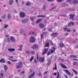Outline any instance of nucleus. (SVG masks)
Masks as SVG:
<instances>
[{"label":"nucleus","mask_w":78,"mask_h":78,"mask_svg":"<svg viewBox=\"0 0 78 78\" xmlns=\"http://www.w3.org/2000/svg\"><path fill=\"white\" fill-rule=\"evenodd\" d=\"M22 66H23L22 62H20V63H18L16 65V68L17 69H19L20 68H21V67H22Z\"/></svg>","instance_id":"obj_1"},{"label":"nucleus","mask_w":78,"mask_h":78,"mask_svg":"<svg viewBox=\"0 0 78 78\" xmlns=\"http://www.w3.org/2000/svg\"><path fill=\"white\" fill-rule=\"evenodd\" d=\"M30 43H34L35 42V38L33 36H31L30 39Z\"/></svg>","instance_id":"obj_2"},{"label":"nucleus","mask_w":78,"mask_h":78,"mask_svg":"<svg viewBox=\"0 0 78 78\" xmlns=\"http://www.w3.org/2000/svg\"><path fill=\"white\" fill-rule=\"evenodd\" d=\"M1 73L0 74V78H5V75L3 74V73H4V71L3 70H1Z\"/></svg>","instance_id":"obj_3"},{"label":"nucleus","mask_w":78,"mask_h":78,"mask_svg":"<svg viewBox=\"0 0 78 78\" xmlns=\"http://www.w3.org/2000/svg\"><path fill=\"white\" fill-rule=\"evenodd\" d=\"M48 51V48H45L44 49V51L42 52V55L43 56L47 53V52Z\"/></svg>","instance_id":"obj_4"},{"label":"nucleus","mask_w":78,"mask_h":78,"mask_svg":"<svg viewBox=\"0 0 78 78\" xmlns=\"http://www.w3.org/2000/svg\"><path fill=\"white\" fill-rule=\"evenodd\" d=\"M20 17H21L22 18H23V17L25 16V13L23 12H20Z\"/></svg>","instance_id":"obj_5"},{"label":"nucleus","mask_w":78,"mask_h":78,"mask_svg":"<svg viewBox=\"0 0 78 78\" xmlns=\"http://www.w3.org/2000/svg\"><path fill=\"white\" fill-rule=\"evenodd\" d=\"M39 60L41 62H44L45 61V58L44 57H42V58L40 57L39 58Z\"/></svg>","instance_id":"obj_6"},{"label":"nucleus","mask_w":78,"mask_h":78,"mask_svg":"<svg viewBox=\"0 0 78 78\" xmlns=\"http://www.w3.org/2000/svg\"><path fill=\"white\" fill-rule=\"evenodd\" d=\"M63 71H64V72H65L66 73L68 76H69L71 75V73H70L69 71V70H68L64 69L63 70Z\"/></svg>","instance_id":"obj_7"},{"label":"nucleus","mask_w":78,"mask_h":78,"mask_svg":"<svg viewBox=\"0 0 78 78\" xmlns=\"http://www.w3.org/2000/svg\"><path fill=\"white\" fill-rule=\"evenodd\" d=\"M58 33H53L51 34V36L54 37H56L57 36H58Z\"/></svg>","instance_id":"obj_8"},{"label":"nucleus","mask_w":78,"mask_h":78,"mask_svg":"<svg viewBox=\"0 0 78 78\" xmlns=\"http://www.w3.org/2000/svg\"><path fill=\"white\" fill-rule=\"evenodd\" d=\"M59 47L60 48L64 47V44L62 42H61L59 44Z\"/></svg>","instance_id":"obj_9"},{"label":"nucleus","mask_w":78,"mask_h":78,"mask_svg":"<svg viewBox=\"0 0 78 78\" xmlns=\"http://www.w3.org/2000/svg\"><path fill=\"white\" fill-rule=\"evenodd\" d=\"M53 49H51V53H53L55 51V50H56V48L54 47H53L52 48Z\"/></svg>","instance_id":"obj_10"},{"label":"nucleus","mask_w":78,"mask_h":78,"mask_svg":"<svg viewBox=\"0 0 78 78\" xmlns=\"http://www.w3.org/2000/svg\"><path fill=\"white\" fill-rule=\"evenodd\" d=\"M74 25H75V23L74 22H70L68 24V27H70L71 25L73 26Z\"/></svg>","instance_id":"obj_11"},{"label":"nucleus","mask_w":78,"mask_h":78,"mask_svg":"<svg viewBox=\"0 0 78 78\" xmlns=\"http://www.w3.org/2000/svg\"><path fill=\"white\" fill-rule=\"evenodd\" d=\"M28 19H24L22 20V22L23 23H27L28 21Z\"/></svg>","instance_id":"obj_12"},{"label":"nucleus","mask_w":78,"mask_h":78,"mask_svg":"<svg viewBox=\"0 0 78 78\" xmlns=\"http://www.w3.org/2000/svg\"><path fill=\"white\" fill-rule=\"evenodd\" d=\"M39 26L40 28H44V24H43L42 23H40L39 24Z\"/></svg>","instance_id":"obj_13"},{"label":"nucleus","mask_w":78,"mask_h":78,"mask_svg":"<svg viewBox=\"0 0 78 78\" xmlns=\"http://www.w3.org/2000/svg\"><path fill=\"white\" fill-rule=\"evenodd\" d=\"M71 58H77V57L76 55H72L69 56Z\"/></svg>","instance_id":"obj_14"},{"label":"nucleus","mask_w":78,"mask_h":78,"mask_svg":"<svg viewBox=\"0 0 78 78\" xmlns=\"http://www.w3.org/2000/svg\"><path fill=\"white\" fill-rule=\"evenodd\" d=\"M34 75H35V72H33L31 75L29 76V78H31L33 77L34 76Z\"/></svg>","instance_id":"obj_15"},{"label":"nucleus","mask_w":78,"mask_h":78,"mask_svg":"<svg viewBox=\"0 0 78 78\" xmlns=\"http://www.w3.org/2000/svg\"><path fill=\"white\" fill-rule=\"evenodd\" d=\"M38 47V46L37 44H34L33 45L32 47V48L34 49H36V48H37V47Z\"/></svg>","instance_id":"obj_16"},{"label":"nucleus","mask_w":78,"mask_h":78,"mask_svg":"<svg viewBox=\"0 0 78 78\" xmlns=\"http://www.w3.org/2000/svg\"><path fill=\"white\" fill-rule=\"evenodd\" d=\"M10 39L11 41L12 42H14L16 41V40H15V39H14V37H11L10 38Z\"/></svg>","instance_id":"obj_17"},{"label":"nucleus","mask_w":78,"mask_h":78,"mask_svg":"<svg viewBox=\"0 0 78 78\" xmlns=\"http://www.w3.org/2000/svg\"><path fill=\"white\" fill-rule=\"evenodd\" d=\"M51 64V59H49L48 62V63L47 64V66H50Z\"/></svg>","instance_id":"obj_18"},{"label":"nucleus","mask_w":78,"mask_h":78,"mask_svg":"<svg viewBox=\"0 0 78 78\" xmlns=\"http://www.w3.org/2000/svg\"><path fill=\"white\" fill-rule=\"evenodd\" d=\"M0 62H2V63H5V59L2 58L0 60Z\"/></svg>","instance_id":"obj_19"},{"label":"nucleus","mask_w":78,"mask_h":78,"mask_svg":"<svg viewBox=\"0 0 78 78\" xmlns=\"http://www.w3.org/2000/svg\"><path fill=\"white\" fill-rule=\"evenodd\" d=\"M13 3V0H10L9 2V5H11Z\"/></svg>","instance_id":"obj_20"},{"label":"nucleus","mask_w":78,"mask_h":78,"mask_svg":"<svg viewBox=\"0 0 78 78\" xmlns=\"http://www.w3.org/2000/svg\"><path fill=\"white\" fill-rule=\"evenodd\" d=\"M72 70L73 72L75 73V75H77L78 74V73L77 71H76V70H75L74 69H73Z\"/></svg>","instance_id":"obj_21"},{"label":"nucleus","mask_w":78,"mask_h":78,"mask_svg":"<svg viewBox=\"0 0 78 78\" xmlns=\"http://www.w3.org/2000/svg\"><path fill=\"white\" fill-rule=\"evenodd\" d=\"M11 41L10 40V39L9 37H8L6 40V42H10Z\"/></svg>","instance_id":"obj_22"},{"label":"nucleus","mask_w":78,"mask_h":78,"mask_svg":"<svg viewBox=\"0 0 78 78\" xmlns=\"http://www.w3.org/2000/svg\"><path fill=\"white\" fill-rule=\"evenodd\" d=\"M70 19H73V17H74V15L73 14H71L70 15Z\"/></svg>","instance_id":"obj_23"},{"label":"nucleus","mask_w":78,"mask_h":78,"mask_svg":"<svg viewBox=\"0 0 78 78\" xmlns=\"http://www.w3.org/2000/svg\"><path fill=\"white\" fill-rule=\"evenodd\" d=\"M49 42H50V45H52L53 46H54V44L53 43V42H52V41L51 40H49Z\"/></svg>","instance_id":"obj_24"},{"label":"nucleus","mask_w":78,"mask_h":78,"mask_svg":"<svg viewBox=\"0 0 78 78\" xmlns=\"http://www.w3.org/2000/svg\"><path fill=\"white\" fill-rule=\"evenodd\" d=\"M61 66L62 67V68H63V69H67V66H66L64 65H62V64H61Z\"/></svg>","instance_id":"obj_25"},{"label":"nucleus","mask_w":78,"mask_h":78,"mask_svg":"<svg viewBox=\"0 0 78 78\" xmlns=\"http://www.w3.org/2000/svg\"><path fill=\"white\" fill-rule=\"evenodd\" d=\"M49 42H47V43H46L45 46L44 47H49Z\"/></svg>","instance_id":"obj_26"},{"label":"nucleus","mask_w":78,"mask_h":78,"mask_svg":"<svg viewBox=\"0 0 78 78\" xmlns=\"http://www.w3.org/2000/svg\"><path fill=\"white\" fill-rule=\"evenodd\" d=\"M8 51H15V49H14L11 48V49H10L9 48L8 49Z\"/></svg>","instance_id":"obj_27"},{"label":"nucleus","mask_w":78,"mask_h":78,"mask_svg":"<svg viewBox=\"0 0 78 78\" xmlns=\"http://www.w3.org/2000/svg\"><path fill=\"white\" fill-rule=\"evenodd\" d=\"M42 20V19H39L38 20H37V23H39V22H41Z\"/></svg>","instance_id":"obj_28"},{"label":"nucleus","mask_w":78,"mask_h":78,"mask_svg":"<svg viewBox=\"0 0 78 78\" xmlns=\"http://www.w3.org/2000/svg\"><path fill=\"white\" fill-rule=\"evenodd\" d=\"M66 2L69 3H72V2H73H73L72 0H67Z\"/></svg>","instance_id":"obj_29"},{"label":"nucleus","mask_w":78,"mask_h":78,"mask_svg":"<svg viewBox=\"0 0 78 78\" xmlns=\"http://www.w3.org/2000/svg\"><path fill=\"white\" fill-rule=\"evenodd\" d=\"M26 5L27 6H30V5H31V2H27Z\"/></svg>","instance_id":"obj_30"},{"label":"nucleus","mask_w":78,"mask_h":78,"mask_svg":"<svg viewBox=\"0 0 78 78\" xmlns=\"http://www.w3.org/2000/svg\"><path fill=\"white\" fill-rule=\"evenodd\" d=\"M73 4H78V0H76L74 1L73 2Z\"/></svg>","instance_id":"obj_31"},{"label":"nucleus","mask_w":78,"mask_h":78,"mask_svg":"<svg viewBox=\"0 0 78 78\" xmlns=\"http://www.w3.org/2000/svg\"><path fill=\"white\" fill-rule=\"evenodd\" d=\"M55 67H53V70H57V66H56V63H55Z\"/></svg>","instance_id":"obj_32"},{"label":"nucleus","mask_w":78,"mask_h":78,"mask_svg":"<svg viewBox=\"0 0 78 78\" xmlns=\"http://www.w3.org/2000/svg\"><path fill=\"white\" fill-rule=\"evenodd\" d=\"M4 69L5 70V71L7 70V69H8V66L6 65L4 66Z\"/></svg>","instance_id":"obj_33"},{"label":"nucleus","mask_w":78,"mask_h":78,"mask_svg":"<svg viewBox=\"0 0 78 78\" xmlns=\"http://www.w3.org/2000/svg\"><path fill=\"white\" fill-rule=\"evenodd\" d=\"M34 32H33L32 31L30 32L29 33V35H32V34H34Z\"/></svg>","instance_id":"obj_34"},{"label":"nucleus","mask_w":78,"mask_h":78,"mask_svg":"<svg viewBox=\"0 0 78 78\" xmlns=\"http://www.w3.org/2000/svg\"><path fill=\"white\" fill-rule=\"evenodd\" d=\"M7 18L8 19H10L11 18V16L10 15V14L9 13L7 16Z\"/></svg>","instance_id":"obj_35"},{"label":"nucleus","mask_w":78,"mask_h":78,"mask_svg":"<svg viewBox=\"0 0 78 78\" xmlns=\"http://www.w3.org/2000/svg\"><path fill=\"white\" fill-rule=\"evenodd\" d=\"M45 17L44 15H38L37 16V17Z\"/></svg>","instance_id":"obj_36"},{"label":"nucleus","mask_w":78,"mask_h":78,"mask_svg":"<svg viewBox=\"0 0 78 78\" xmlns=\"http://www.w3.org/2000/svg\"><path fill=\"white\" fill-rule=\"evenodd\" d=\"M30 19L31 21H34V17H31L30 18Z\"/></svg>","instance_id":"obj_37"},{"label":"nucleus","mask_w":78,"mask_h":78,"mask_svg":"<svg viewBox=\"0 0 78 78\" xmlns=\"http://www.w3.org/2000/svg\"><path fill=\"white\" fill-rule=\"evenodd\" d=\"M25 73V71H23L21 72V73H20V75H23L24 73Z\"/></svg>","instance_id":"obj_38"},{"label":"nucleus","mask_w":78,"mask_h":78,"mask_svg":"<svg viewBox=\"0 0 78 78\" xmlns=\"http://www.w3.org/2000/svg\"><path fill=\"white\" fill-rule=\"evenodd\" d=\"M37 75L41 76H42V73H41V72L40 71L39 72V73L37 74Z\"/></svg>","instance_id":"obj_39"},{"label":"nucleus","mask_w":78,"mask_h":78,"mask_svg":"<svg viewBox=\"0 0 78 78\" xmlns=\"http://www.w3.org/2000/svg\"><path fill=\"white\" fill-rule=\"evenodd\" d=\"M33 59H34V56L31 57L30 59V62H32V60H33Z\"/></svg>","instance_id":"obj_40"},{"label":"nucleus","mask_w":78,"mask_h":78,"mask_svg":"<svg viewBox=\"0 0 78 78\" xmlns=\"http://www.w3.org/2000/svg\"><path fill=\"white\" fill-rule=\"evenodd\" d=\"M73 66H76V65H77L78 66V63H77L76 62H74L73 63Z\"/></svg>","instance_id":"obj_41"},{"label":"nucleus","mask_w":78,"mask_h":78,"mask_svg":"<svg viewBox=\"0 0 78 78\" xmlns=\"http://www.w3.org/2000/svg\"><path fill=\"white\" fill-rule=\"evenodd\" d=\"M37 61H39V55H38V53H37Z\"/></svg>","instance_id":"obj_42"},{"label":"nucleus","mask_w":78,"mask_h":78,"mask_svg":"<svg viewBox=\"0 0 78 78\" xmlns=\"http://www.w3.org/2000/svg\"><path fill=\"white\" fill-rule=\"evenodd\" d=\"M31 53L32 55H34L35 54V51H31Z\"/></svg>","instance_id":"obj_43"},{"label":"nucleus","mask_w":78,"mask_h":78,"mask_svg":"<svg viewBox=\"0 0 78 78\" xmlns=\"http://www.w3.org/2000/svg\"><path fill=\"white\" fill-rule=\"evenodd\" d=\"M57 73H58V75H57V76H56V78H59V77L60 76L59 73V72H58V71H57Z\"/></svg>","instance_id":"obj_44"},{"label":"nucleus","mask_w":78,"mask_h":78,"mask_svg":"<svg viewBox=\"0 0 78 78\" xmlns=\"http://www.w3.org/2000/svg\"><path fill=\"white\" fill-rule=\"evenodd\" d=\"M61 16H62V17H66L67 15H66V14H63L61 15Z\"/></svg>","instance_id":"obj_45"},{"label":"nucleus","mask_w":78,"mask_h":78,"mask_svg":"<svg viewBox=\"0 0 78 78\" xmlns=\"http://www.w3.org/2000/svg\"><path fill=\"white\" fill-rule=\"evenodd\" d=\"M11 61H12V62H16V61H17V60L16 59V60H12V59H11Z\"/></svg>","instance_id":"obj_46"},{"label":"nucleus","mask_w":78,"mask_h":78,"mask_svg":"<svg viewBox=\"0 0 78 78\" xmlns=\"http://www.w3.org/2000/svg\"><path fill=\"white\" fill-rule=\"evenodd\" d=\"M20 51H22V48L23 46L22 45H21L20 46Z\"/></svg>","instance_id":"obj_47"},{"label":"nucleus","mask_w":78,"mask_h":78,"mask_svg":"<svg viewBox=\"0 0 78 78\" xmlns=\"http://www.w3.org/2000/svg\"><path fill=\"white\" fill-rule=\"evenodd\" d=\"M57 2H58V3H60L62 2V0H57Z\"/></svg>","instance_id":"obj_48"},{"label":"nucleus","mask_w":78,"mask_h":78,"mask_svg":"<svg viewBox=\"0 0 78 78\" xmlns=\"http://www.w3.org/2000/svg\"><path fill=\"white\" fill-rule=\"evenodd\" d=\"M25 53H26V54H29L30 51H26L25 52Z\"/></svg>","instance_id":"obj_49"},{"label":"nucleus","mask_w":78,"mask_h":78,"mask_svg":"<svg viewBox=\"0 0 78 78\" xmlns=\"http://www.w3.org/2000/svg\"><path fill=\"white\" fill-rule=\"evenodd\" d=\"M63 29L64 30H65V31H67V30H68V28H63Z\"/></svg>","instance_id":"obj_50"},{"label":"nucleus","mask_w":78,"mask_h":78,"mask_svg":"<svg viewBox=\"0 0 78 78\" xmlns=\"http://www.w3.org/2000/svg\"><path fill=\"white\" fill-rule=\"evenodd\" d=\"M3 19H5L6 18V16L4 15L2 17Z\"/></svg>","instance_id":"obj_51"},{"label":"nucleus","mask_w":78,"mask_h":78,"mask_svg":"<svg viewBox=\"0 0 78 78\" xmlns=\"http://www.w3.org/2000/svg\"><path fill=\"white\" fill-rule=\"evenodd\" d=\"M9 59L10 60L11 59H12V58H13V56H10L9 57Z\"/></svg>","instance_id":"obj_52"},{"label":"nucleus","mask_w":78,"mask_h":78,"mask_svg":"<svg viewBox=\"0 0 78 78\" xmlns=\"http://www.w3.org/2000/svg\"><path fill=\"white\" fill-rule=\"evenodd\" d=\"M50 55V52L49 51L47 53V56H49Z\"/></svg>","instance_id":"obj_53"},{"label":"nucleus","mask_w":78,"mask_h":78,"mask_svg":"<svg viewBox=\"0 0 78 78\" xmlns=\"http://www.w3.org/2000/svg\"><path fill=\"white\" fill-rule=\"evenodd\" d=\"M4 26H5L4 27H5V28H7L8 27V25H5Z\"/></svg>","instance_id":"obj_54"},{"label":"nucleus","mask_w":78,"mask_h":78,"mask_svg":"<svg viewBox=\"0 0 78 78\" xmlns=\"http://www.w3.org/2000/svg\"><path fill=\"white\" fill-rule=\"evenodd\" d=\"M53 28H50L49 29V30H50L51 31V32H52V31H52V29H53Z\"/></svg>","instance_id":"obj_55"},{"label":"nucleus","mask_w":78,"mask_h":78,"mask_svg":"<svg viewBox=\"0 0 78 78\" xmlns=\"http://www.w3.org/2000/svg\"><path fill=\"white\" fill-rule=\"evenodd\" d=\"M53 75H54L55 76L57 75V73H53Z\"/></svg>","instance_id":"obj_56"},{"label":"nucleus","mask_w":78,"mask_h":78,"mask_svg":"<svg viewBox=\"0 0 78 78\" xmlns=\"http://www.w3.org/2000/svg\"><path fill=\"white\" fill-rule=\"evenodd\" d=\"M48 2H51L52 1H54L55 0H47Z\"/></svg>","instance_id":"obj_57"},{"label":"nucleus","mask_w":78,"mask_h":78,"mask_svg":"<svg viewBox=\"0 0 78 78\" xmlns=\"http://www.w3.org/2000/svg\"><path fill=\"white\" fill-rule=\"evenodd\" d=\"M34 62L35 63H37V61H36V59H35L34 60Z\"/></svg>","instance_id":"obj_58"},{"label":"nucleus","mask_w":78,"mask_h":78,"mask_svg":"<svg viewBox=\"0 0 78 78\" xmlns=\"http://www.w3.org/2000/svg\"><path fill=\"white\" fill-rule=\"evenodd\" d=\"M44 34H45V36H46V34H48V32H44Z\"/></svg>","instance_id":"obj_59"},{"label":"nucleus","mask_w":78,"mask_h":78,"mask_svg":"<svg viewBox=\"0 0 78 78\" xmlns=\"http://www.w3.org/2000/svg\"><path fill=\"white\" fill-rule=\"evenodd\" d=\"M41 39H43V38L44 37V35H43V34L41 35Z\"/></svg>","instance_id":"obj_60"},{"label":"nucleus","mask_w":78,"mask_h":78,"mask_svg":"<svg viewBox=\"0 0 78 78\" xmlns=\"http://www.w3.org/2000/svg\"><path fill=\"white\" fill-rule=\"evenodd\" d=\"M47 74V71H46L45 72H44V73H43V75H45V74Z\"/></svg>","instance_id":"obj_61"},{"label":"nucleus","mask_w":78,"mask_h":78,"mask_svg":"<svg viewBox=\"0 0 78 78\" xmlns=\"http://www.w3.org/2000/svg\"><path fill=\"white\" fill-rule=\"evenodd\" d=\"M8 64H11V62H9V61H8L7 62Z\"/></svg>","instance_id":"obj_62"},{"label":"nucleus","mask_w":78,"mask_h":78,"mask_svg":"<svg viewBox=\"0 0 78 78\" xmlns=\"http://www.w3.org/2000/svg\"><path fill=\"white\" fill-rule=\"evenodd\" d=\"M56 7H54L53 8H52V9H56Z\"/></svg>","instance_id":"obj_63"},{"label":"nucleus","mask_w":78,"mask_h":78,"mask_svg":"<svg viewBox=\"0 0 78 78\" xmlns=\"http://www.w3.org/2000/svg\"><path fill=\"white\" fill-rule=\"evenodd\" d=\"M5 37H9V35H6Z\"/></svg>","instance_id":"obj_64"}]
</instances>
